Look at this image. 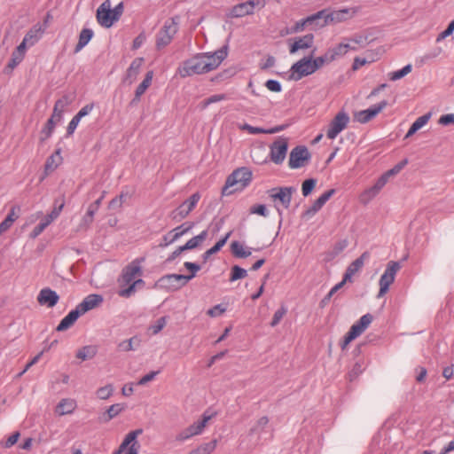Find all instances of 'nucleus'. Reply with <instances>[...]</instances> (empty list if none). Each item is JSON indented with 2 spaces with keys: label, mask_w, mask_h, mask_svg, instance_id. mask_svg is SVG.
<instances>
[{
  "label": "nucleus",
  "mask_w": 454,
  "mask_h": 454,
  "mask_svg": "<svg viewBox=\"0 0 454 454\" xmlns=\"http://www.w3.org/2000/svg\"><path fill=\"white\" fill-rule=\"evenodd\" d=\"M207 237V231H201L199 235L189 239L184 246L183 249L192 250L198 247Z\"/></svg>",
  "instance_id": "38"
},
{
  "label": "nucleus",
  "mask_w": 454,
  "mask_h": 454,
  "mask_svg": "<svg viewBox=\"0 0 454 454\" xmlns=\"http://www.w3.org/2000/svg\"><path fill=\"white\" fill-rule=\"evenodd\" d=\"M387 106V100H382L377 105H374L368 109L361 110L355 114V120L360 123H366L373 119Z\"/></svg>",
  "instance_id": "16"
},
{
  "label": "nucleus",
  "mask_w": 454,
  "mask_h": 454,
  "mask_svg": "<svg viewBox=\"0 0 454 454\" xmlns=\"http://www.w3.org/2000/svg\"><path fill=\"white\" fill-rule=\"evenodd\" d=\"M96 17L98 24L104 27L109 28L114 25L115 20L111 12L110 0H106L99 5L97 10Z\"/></svg>",
  "instance_id": "15"
},
{
  "label": "nucleus",
  "mask_w": 454,
  "mask_h": 454,
  "mask_svg": "<svg viewBox=\"0 0 454 454\" xmlns=\"http://www.w3.org/2000/svg\"><path fill=\"white\" fill-rule=\"evenodd\" d=\"M232 254L238 258H247L252 254L251 248H246L239 241H233L231 245Z\"/></svg>",
  "instance_id": "33"
},
{
  "label": "nucleus",
  "mask_w": 454,
  "mask_h": 454,
  "mask_svg": "<svg viewBox=\"0 0 454 454\" xmlns=\"http://www.w3.org/2000/svg\"><path fill=\"white\" fill-rule=\"evenodd\" d=\"M310 153L304 145L295 146L290 153L288 166L292 169L300 168L310 160Z\"/></svg>",
  "instance_id": "10"
},
{
  "label": "nucleus",
  "mask_w": 454,
  "mask_h": 454,
  "mask_svg": "<svg viewBox=\"0 0 454 454\" xmlns=\"http://www.w3.org/2000/svg\"><path fill=\"white\" fill-rule=\"evenodd\" d=\"M179 18L177 16L165 21L156 36V47L161 49L168 45L178 31Z\"/></svg>",
  "instance_id": "4"
},
{
  "label": "nucleus",
  "mask_w": 454,
  "mask_h": 454,
  "mask_svg": "<svg viewBox=\"0 0 454 454\" xmlns=\"http://www.w3.org/2000/svg\"><path fill=\"white\" fill-rule=\"evenodd\" d=\"M315 51H313L309 56L303 57L297 62H295L290 68V79L293 81H299L301 78L310 75L315 73L312 58Z\"/></svg>",
  "instance_id": "5"
},
{
  "label": "nucleus",
  "mask_w": 454,
  "mask_h": 454,
  "mask_svg": "<svg viewBox=\"0 0 454 454\" xmlns=\"http://www.w3.org/2000/svg\"><path fill=\"white\" fill-rule=\"evenodd\" d=\"M63 207H64V202L60 203V205L58 207L55 206L54 208L51 211V213L48 214L43 219L49 224H51L54 220H56L59 216Z\"/></svg>",
  "instance_id": "48"
},
{
  "label": "nucleus",
  "mask_w": 454,
  "mask_h": 454,
  "mask_svg": "<svg viewBox=\"0 0 454 454\" xmlns=\"http://www.w3.org/2000/svg\"><path fill=\"white\" fill-rule=\"evenodd\" d=\"M200 200V194L199 192L193 193L170 213V217L176 222L184 219L195 208Z\"/></svg>",
  "instance_id": "8"
},
{
  "label": "nucleus",
  "mask_w": 454,
  "mask_h": 454,
  "mask_svg": "<svg viewBox=\"0 0 454 454\" xmlns=\"http://www.w3.org/2000/svg\"><path fill=\"white\" fill-rule=\"evenodd\" d=\"M144 258L135 259L129 264H128L121 272L119 282L121 284L128 285L131 283L137 277L142 275L141 262Z\"/></svg>",
  "instance_id": "14"
},
{
  "label": "nucleus",
  "mask_w": 454,
  "mask_h": 454,
  "mask_svg": "<svg viewBox=\"0 0 454 454\" xmlns=\"http://www.w3.org/2000/svg\"><path fill=\"white\" fill-rule=\"evenodd\" d=\"M93 35L94 33L92 29L83 28L79 35V40L77 44L75 45L74 52L77 53L80 51H82L91 40Z\"/></svg>",
  "instance_id": "32"
},
{
  "label": "nucleus",
  "mask_w": 454,
  "mask_h": 454,
  "mask_svg": "<svg viewBox=\"0 0 454 454\" xmlns=\"http://www.w3.org/2000/svg\"><path fill=\"white\" fill-rule=\"evenodd\" d=\"M80 316H82V314L75 307L74 309H72L65 317L62 318L56 330L59 332L67 330L75 323Z\"/></svg>",
  "instance_id": "27"
},
{
  "label": "nucleus",
  "mask_w": 454,
  "mask_h": 454,
  "mask_svg": "<svg viewBox=\"0 0 454 454\" xmlns=\"http://www.w3.org/2000/svg\"><path fill=\"white\" fill-rule=\"evenodd\" d=\"M189 281L186 275L183 274H167L161 277L158 283L161 288L176 291L184 286Z\"/></svg>",
  "instance_id": "12"
},
{
  "label": "nucleus",
  "mask_w": 454,
  "mask_h": 454,
  "mask_svg": "<svg viewBox=\"0 0 454 454\" xmlns=\"http://www.w3.org/2000/svg\"><path fill=\"white\" fill-rule=\"evenodd\" d=\"M59 300V294L49 287L43 288L37 295L38 303L48 308L54 307Z\"/></svg>",
  "instance_id": "18"
},
{
  "label": "nucleus",
  "mask_w": 454,
  "mask_h": 454,
  "mask_svg": "<svg viewBox=\"0 0 454 454\" xmlns=\"http://www.w3.org/2000/svg\"><path fill=\"white\" fill-rule=\"evenodd\" d=\"M98 352L97 347L92 345L84 346L78 349L76 352V357L82 361L93 358Z\"/></svg>",
  "instance_id": "37"
},
{
  "label": "nucleus",
  "mask_w": 454,
  "mask_h": 454,
  "mask_svg": "<svg viewBox=\"0 0 454 454\" xmlns=\"http://www.w3.org/2000/svg\"><path fill=\"white\" fill-rule=\"evenodd\" d=\"M240 129L247 130L249 134L256 135V134H266V129L259 127H254L247 123L240 126Z\"/></svg>",
  "instance_id": "56"
},
{
  "label": "nucleus",
  "mask_w": 454,
  "mask_h": 454,
  "mask_svg": "<svg viewBox=\"0 0 454 454\" xmlns=\"http://www.w3.org/2000/svg\"><path fill=\"white\" fill-rule=\"evenodd\" d=\"M252 180V172L247 168H240L233 171L228 177L223 192L231 194L237 191H242Z\"/></svg>",
  "instance_id": "2"
},
{
  "label": "nucleus",
  "mask_w": 454,
  "mask_h": 454,
  "mask_svg": "<svg viewBox=\"0 0 454 454\" xmlns=\"http://www.w3.org/2000/svg\"><path fill=\"white\" fill-rule=\"evenodd\" d=\"M226 306L223 304H217L207 311V314L211 317H217L223 315L226 311Z\"/></svg>",
  "instance_id": "52"
},
{
  "label": "nucleus",
  "mask_w": 454,
  "mask_h": 454,
  "mask_svg": "<svg viewBox=\"0 0 454 454\" xmlns=\"http://www.w3.org/2000/svg\"><path fill=\"white\" fill-rule=\"evenodd\" d=\"M349 50H356V48L352 47L349 43H341L328 49L326 51L332 61H333L336 59L344 56Z\"/></svg>",
  "instance_id": "29"
},
{
  "label": "nucleus",
  "mask_w": 454,
  "mask_h": 454,
  "mask_svg": "<svg viewBox=\"0 0 454 454\" xmlns=\"http://www.w3.org/2000/svg\"><path fill=\"white\" fill-rule=\"evenodd\" d=\"M255 1L249 0L234 5L231 11V15L235 18L244 17L254 13Z\"/></svg>",
  "instance_id": "22"
},
{
  "label": "nucleus",
  "mask_w": 454,
  "mask_h": 454,
  "mask_svg": "<svg viewBox=\"0 0 454 454\" xmlns=\"http://www.w3.org/2000/svg\"><path fill=\"white\" fill-rule=\"evenodd\" d=\"M380 192L379 189H376V186L373 185L364 192V193L361 195V200L364 203H367L369 200H371L372 198H374L378 193Z\"/></svg>",
  "instance_id": "49"
},
{
  "label": "nucleus",
  "mask_w": 454,
  "mask_h": 454,
  "mask_svg": "<svg viewBox=\"0 0 454 454\" xmlns=\"http://www.w3.org/2000/svg\"><path fill=\"white\" fill-rule=\"evenodd\" d=\"M114 392V387L111 384L101 387L97 390V396L101 400L108 399Z\"/></svg>",
  "instance_id": "45"
},
{
  "label": "nucleus",
  "mask_w": 454,
  "mask_h": 454,
  "mask_svg": "<svg viewBox=\"0 0 454 454\" xmlns=\"http://www.w3.org/2000/svg\"><path fill=\"white\" fill-rule=\"evenodd\" d=\"M104 299L100 294H89L87 295L82 302H80L76 308L80 311L82 315L85 314L89 310H91L98 306H99L103 302Z\"/></svg>",
  "instance_id": "19"
},
{
  "label": "nucleus",
  "mask_w": 454,
  "mask_h": 454,
  "mask_svg": "<svg viewBox=\"0 0 454 454\" xmlns=\"http://www.w3.org/2000/svg\"><path fill=\"white\" fill-rule=\"evenodd\" d=\"M227 55V46L215 52L199 53L183 63L179 74L182 77H187L208 73L216 69Z\"/></svg>",
  "instance_id": "1"
},
{
  "label": "nucleus",
  "mask_w": 454,
  "mask_h": 454,
  "mask_svg": "<svg viewBox=\"0 0 454 454\" xmlns=\"http://www.w3.org/2000/svg\"><path fill=\"white\" fill-rule=\"evenodd\" d=\"M316 184H317V180L314 178H309V179L305 180L302 183V186H301L302 195L304 197L309 196L311 193V192L313 191V189L315 188Z\"/></svg>",
  "instance_id": "47"
},
{
  "label": "nucleus",
  "mask_w": 454,
  "mask_h": 454,
  "mask_svg": "<svg viewBox=\"0 0 454 454\" xmlns=\"http://www.w3.org/2000/svg\"><path fill=\"white\" fill-rule=\"evenodd\" d=\"M124 409H125V405L122 403H115V404L111 405L106 411V413H107L106 420H110V419H114L119 413H121Z\"/></svg>",
  "instance_id": "46"
},
{
  "label": "nucleus",
  "mask_w": 454,
  "mask_h": 454,
  "mask_svg": "<svg viewBox=\"0 0 454 454\" xmlns=\"http://www.w3.org/2000/svg\"><path fill=\"white\" fill-rule=\"evenodd\" d=\"M370 257L368 252L363 253L358 258L352 262L344 273V282H352L353 276L360 271L364 264V261Z\"/></svg>",
  "instance_id": "17"
},
{
  "label": "nucleus",
  "mask_w": 454,
  "mask_h": 454,
  "mask_svg": "<svg viewBox=\"0 0 454 454\" xmlns=\"http://www.w3.org/2000/svg\"><path fill=\"white\" fill-rule=\"evenodd\" d=\"M438 123L442 126L454 124V114H443L439 118Z\"/></svg>",
  "instance_id": "64"
},
{
  "label": "nucleus",
  "mask_w": 454,
  "mask_h": 454,
  "mask_svg": "<svg viewBox=\"0 0 454 454\" xmlns=\"http://www.w3.org/2000/svg\"><path fill=\"white\" fill-rule=\"evenodd\" d=\"M45 31L41 24L37 23L34 25L25 35L24 40L28 43V47L35 45L42 37Z\"/></svg>",
  "instance_id": "25"
},
{
  "label": "nucleus",
  "mask_w": 454,
  "mask_h": 454,
  "mask_svg": "<svg viewBox=\"0 0 454 454\" xmlns=\"http://www.w3.org/2000/svg\"><path fill=\"white\" fill-rule=\"evenodd\" d=\"M286 312V308L285 306H281L277 311H275L270 325L272 327L276 326L281 321Z\"/></svg>",
  "instance_id": "55"
},
{
  "label": "nucleus",
  "mask_w": 454,
  "mask_h": 454,
  "mask_svg": "<svg viewBox=\"0 0 454 454\" xmlns=\"http://www.w3.org/2000/svg\"><path fill=\"white\" fill-rule=\"evenodd\" d=\"M217 441L212 440L209 442L200 445L196 450H193L196 454H210L216 447Z\"/></svg>",
  "instance_id": "43"
},
{
  "label": "nucleus",
  "mask_w": 454,
  "mask_h": 454,
  "mask_svg": "<svg viewBox=\"0 0 454 454\" xmlns=\"http://www.w3.org/2000/svg\"><path fill=\"white\" fill-rule=\"evenodd\" d=\"M265 87L272 92H280L282 90L281 83L277 80H268L265 82Z\"/></svg>",
  "instance_id": "60"
},
{
  "label": "nucleus",
  "mask_w": 454,
  "mask_h": 454,
  "mask_svg": "<svg viewBox=\"0 0 454 454\" xmlns=\"http://www.w3.org/2000/svg\"><path fill=\"white\" fill-rule=\"evenodd\" d=\"M407 163H408V160L404 159L403 160L397 163L394 168L387 170L386 173L387 174V176L389 177L392 176H395V175L398 174L407 165Z\"/></svg>",
  "instance_id": "61"
},
{
  "label": "nucleus",
  "mask_w": 454,
  "mask_h": 454,
  "mask_svg": "<svg viewBox=\"0 0 454 454\" xmlns=\"http://www.w3.org/2000/svg\"><path fill=\"white\" fill-rule=\"evenodd\" d=\"M141 343V340L137 336H133L128 340H124L118 344V348L121 351L136 350Z\"/></svg>",
  "instance_id": "34"
},
{
  "label": "nucleus",
  "mask_w": 454,
  "mask_h": 454,
  "mask_svg": "<svg viewBox=\"0 0 454 454\" xmlns=\"http://www.w3.org/2000/svg\"><path fill=\"white\" fill-rule=\"evenodd\" d=\"M349 122V116L345 112H339L329 123L326 137L329 139H334L343 129H345Z\"/></svg>",
  "instance_id": "9"
},
{
  "label": "nucleus",
  "mask_w": 454,
  "mask_h": 454,
  "mask_svg": "<svg viewBox=\"0 0 454 454\" xmlns=\"http://www.w3.org/2000/svg\"><path fill=\"white\" fill-rule=\"evenodd\" d=\"M214 413H209L206 411L201 417V419L195 421L193 424L181 431L176 436V440L178 442H184L194 435L200 434L208 421L214 417Z\"/></svg>",
  "instance_id": "6"
},
{
  "label": "nucleus",
  "mask_w": 454,
  "mask_h": 454,
  "mask_svg": "<svg viewBox=\"0 0 454 454\" xmlns=\"http://www.w3.org/2000/svg\"><path fill=\"white\" fill-rule=\"evenodd\" d=\"M314 43V35L307 34L303 36H298L294 39L293 43L290 44L289 52L294 54L301 50L311 48Z\"/></svg>",
  "instance_id": "20"
},
{
  "label": "nucleus",
  "mask_w": 454,
  "mask_h": 454,
  "mask_svg": "<svg viewBox=\"0 0 454 454\" xmlns=\"http://www.w3.org/2000/svg\"><path fill=\"white\" fill-rule=\"evenodd\" d=\"M75 407L76 403L74 400L69 398L62 399L56 408V412L60 416L70 414Z\"/></svg>",
  "instance_id": "31"
},
{
  "label": "nucleus",
  "mask_w": 454,
  "mask_h": 454,
  "mask_svg": "<svg viewBox=\"0 0 454 454\" xmlns=\"http://www.w3.org/2000/svg\"><path fill=\"white\" fill-rule=\"evenodd\" d=\"M195 223H184L177 227H176L171 232H174V234L171 236V239H169V242H175L179 238H181L183 235L188 233L193 227Z\"/></svg>",
  "instance_id": "35"
},
{
  "label": "nucleus",
  "mask_w": 454,
  "mask_h": 454,
  "mask_svg": "<svg viewBox=\"0 0 454 454\" xmlns=\"http://www.w3.org/2000/svg\"><path fill=\"white\" fill-rule=\"evenodd\" d=\"M62 160L61 148H58L55 153L46 160L44 165L45 173L48 174L54 171L62 163Z\"/></svg>",
  "instance_id": "28"
},
{
  "label": "nucleus",
  "mask_w": 454,
  "mask_h": 454,
  "mask_svg": "<svg viewBox=\"0 0 454 454\" xmlns=\"http://www.w3.org/2000/svg\"><path fill=\"white\" fill-rule=\"evenodd\" d=\"M184 266L191 271L190 275H186L188 281L192 280L196 276V273L200 270V266L195 262H185Z\"/></svg>",
  "instance_id": "51"
},
{
  "label": "nucleus",
  "mask_w": 454,
  "mask_h": 454,
  "mask_svg": "<svg viewBox=\"0 0 454 454\" xmlns=\"http://www.w3.org/2000/svg\"><path fill=\"white\" fill-rule=\"evenodd\" d=\"M411 69H412V66L411 64H408V65L404 66L400 70H396V71L391 72L388 74L389 75V79L391 81H397V80L404 77L408 74H410L411 72Z\"/></svg>",
  "instance_id": "41"
},
{
  "label": "nucleus",
  "mask_w": 454,
  "mask_h": 454,
  "mask_svg": "<svg viewBox=\"0 0 454 454\" xmlns=\"http://www.w3.org/2000/svg\"><path fill=\"white\" fill-rule=\"evenodd\" d=\"M247 276V271L245 269H243L238 265H234L231 268L230 281L234 282L238 279L244 278Z\"/></svg>",
  "instance_id": "44"
},
{
  "label": "nucleus",
  "mask_w": 454,
  "mask_h": 454,
  "mask_svg": "<svg viewBox=\"0 0 454 454\" xmlns=\"http://www.w3.org/2000/svg\"><path fill=\"white\" fill-rule=\"evenodd\" d=\"M333 62L327 51L325 52L322 56L317 57L315 59L312 58V65L315 72L321 68L324 65L329 64Z\"/></svg>",
  "instance_id": "42"
},
{
  "label": "nucleus",
  "mask_w": 454,
  "mask_h": 454,
  "mask_svg": "<svg viewBox=\"0 0 454 454\" xmlns=\"http://www.w3.org/2000/svg\"><path fill=\"white\" fill-rule=\"evenodd\" d=\"M143 63H144L143 58H136L131 62L130 66L127 69L126 75L124 77L125 82H128L129 84H132L136 81V79L141 70Z\"/></svg>",
  "instance_id": "23"
},
{
  "label": "nucleus",
  "mask_w": 454,
  "mask_h": 454,
  "mask_svg": "<svg viewBox=\"0 0 454 454\" xmlns=\"http://www.w3.org/2000/svg\"><path fill=\"white\" fill-rule=\"evenodd\" d=\"M400 269L401 264L398 262L390 261L387 263V268L379 281V297L384 295L388 291L390 285L395 281V275Z\"/></svg>",
  "instance_id": "7"
},
{
  "label": "nucleus",
  "mask_w": 454,
  "mask_h": 454,
  "mask_svg": "<svg viewBox=\"0 0 454 454\" xmlns=\"http://www.w3.org/2000/svg\"><path fill=\"white\" fill-rule=\"evenodd\" d=\"M93 223V220L86 216L85 215L81 219L80 223L76 227V231H86L90 229L91 223Z\"/></svg>",
  "instance_id": "57"
},
{
  "label": "nucleus",
  "mask_w": 454,
  "mask_h": 454,
  "mask_svg": "<svg viewBox=\"0 0 454 454\" xmlns=\"http://www.w3.org/2000/svg\"><path fill=\"white\" fill-rule=\"evenodd\" d=\"M142 429H137L134 431L129 432L119 446L118 450L114 452V454H121L128 446L131 443L132 441H134L139 434H142Z\"/></svg>",
  "instance_id": "36"
},
{
  "label": "nucleus",
  "mask_w": 454,
  "mask_h": 454,
  "mask_svg": "<svg viewBox=\"0 0 454 454\" xmlns=\"http://www.w3.org/2000/svg\"><path fill=\"white\" fill-rule=\"evenodd\" d=\"M70 104H71V98H69V96H67V95L63 96L62 98H60L59 99H58L55 102V105H54L55 112L57 110L63 112L64 109Z\"/></svg>",
  "instance_id": "54"
},
{
  "label": "nucleus",
  "mask_w": 454,
  "mask_h": 454,
  "mask_svg": "<svg viewBox=\"0 0 454 454\" xmlns=\"http://www.w3.org/2000/svg\"><path fill=\"white\" fill-rule=\"evenodd\" d=\"M276 64V59L273 56L269 55L265 60H262L259 64V67L262 70H267Z\"/></svg>",
  "instance_id": "62"
},
{
  "label": "nucleus",
  "mask_w": 454,
  "mask_h": 454,
  "mask_svg": "<svg viewBox=\"0 0 454 454\" xmlns=\"http://www.w3.org/2000/svg\"><path fill=\"white\" fill-rule=\"evenodd\" d=\"M334 193V189H331L324 192L315 200L313 205L306 211V215H313L316 213H317Z\"/></svg>",
  "instance_id": "26"
},
{
  "label": "nucleus",
  "mask_w": 454,
  "mask_h": 454,
  "mask_svg": "<svg viewBox=\"0 0 454 454\" xmlns=\"http://www.w3.org/2000/svg\"><path fill=\"white\" fill-rule=\"evenodd\" d=\"M270 156L272 162L281 164L286 156L288 149L287 138L280 137L275 140L270 145Z\"/></svg>",
  "instance_id": "11"
},
{
  "label": "nucleus",
  "mask_w": 454,
  "mask_h": 454,
  "mask_svg": "<svg viewBox=\"0 0 454 454\" xmlns=\"http://www.w3.org/2000/svg\"><path fill=\"white\" fill-rule=\"evenodd\" d=\"M319 20L318 16H317V13L304 19L297 21L294 27L292 28V32L297 33L300 31H302L307 25H310L316 20Z\"/></svg>",
  "instance_id": "39"
},
{
  "label": "nucleus",
  "mask_w": 454,
  "mask_h": 454,
  "mask_svg": "<svg viewBox=\"0 0 454 454\" xmlns=\"http://www.w3.org/2000/svg\"><path fill=\"white\" fill-rule=\"evenodd\" d=\"M348 246V241L347 239H341L335 243L333 247V255H338L341 253Z\"/></svg>",
  "instance_id": "58"
},
{
  "label": "nucleus",
  "mask_w": 454,
  "mask_h": 454,
  "mask_svg": "<svg viewBox=\"0 0 454 454\" xmlns=\"http://www.w3.org/2000/svg\"><path fill=\"white\" fill-rule=\"evenodd\" d=\"M430 117V114H426L419 117L411 125L414 127V129H417L419 130L428 122Z\"/></svg>",
  "instance_id": "59"
},
{
  "label": "nucleus",
  "mask_w": 454,
  "mask_h": 454,
  "mask_svg": "<svg viewBox=\"0 0 454 454\" xmlns=\"http://www.w3.org/2000/svg\"><path fill=\"white\" fill-rule=\"evenodd\" d=\"M372 316L369 313L362 316L358 321H356L349 329L348 332V334H350V337L357 338L360 336L366 328L371 325L372 322Z\"/></svg>",
  "instance_id": "21"
},
{
  "label": "nucleus",
  "mask_w": 454,
  "mask_h": 454,
  "mask_svg": "<svg viewBox=\"0 0 454 454\" xmlns=\"http://www.w3.org/2000/svg\"><path fill=\"white\" fill-rule=\"evenodd\" d=\"M250 214H255L262 215L263 217H267L269 215V211L265 205L263 204H257L254 205L249 209Z\"/></svg>",
  "instance_id": "50"
},
{
  "label": "nucleus",
  "mask_w": 454,
  "mask_h": 454,
  "mask_svg": "<svg viewBox=\"0 0 454 454\" xmlns=\"http://www.w3.org/2000/svg\"><path fill=\"white\" fill-rule=\"evenodd\" d=\"M166 325V317H160L153 325H152L149 330L153 334H158Z\"/></svg>",
  "instance_id": "53"
},
{
  "label": "nucleus",
  "mask_w": 454,
  "mask_h": 454,
  "mask_svg": "<svg viewBox=\"0 0 454 454\" xmlns=\"http://www.w3.org/2000/svg\"><path fill=\"white\" fill-rule=\"evenodd\" d=\"M357 12V8H343L340 10L324 9L317 12L319 20L324 19L320 27H324L330 23H340L348 19L353 18Z\"/></svg>",
  "instance_id": "3"
},
{
  "label": "nucleus",
  "mask_w": 454,
  "mask_h": 454,
  "mask_svg": "<svg viewBox=\"0 0 454 454\" xmlns=\"http://www.w3.org/2000/svg\"><path fill=\"white\" fill-rule=\"evenodd\" d=\"M295 191L294 187L285 186L272 188L268 192L273 201L278 200L285 208H288L291 205L292 195Z\"/></svg>",
  "instance_id": "13"
},
{
  "label": "nucleus",
  "mask_w": 454,
  "mask_h": 454,
  "mask_svg": "<svg viewBox=\"0 0 454 454\" xmlns=\"http://www.w3.org/2000/svg\"><path fill=\"white\" fill-rule=\"evenodd\" d=\"M55 121H52V120H48L45 126L43 128L42 131H41V137H40V141L43 143L44 141H46L47 139H49L54 129H55Z\"/></svg>",
  "instance_id": "40"
},
{
  "label": "nucleus",
  "mask_w": 454,
  "mask_h": 454,
  "mask_svg": "<svg viewBox=\"0 0 454 454\" xmlns=\"http://www.w3.org/2000/svg\"><path fill=\"white\" fill-rule=\"evenodd\" d=\"M269 423V419L266 416L260 418L250 429V435H256L257 440L262 438V435L266 433V427Z\"/></svg>",
  "instance_id": "30"
},
{
  "label": "nucleus",
  "mask_w": 454,
  "mask_h": 454,
  "mask_svg": "<svg viewBox=\"0 0 454 454\" xmlns=\"http://www.w3.org/2000/svg\"><path fill=\"white\" fill-rule=\"evenodd\" d=\"M454 31V20L448 25L447 28L440 33L436 38V42H440L450 36Z\"/></svg>",
  "instance_id": "63"
},
{
  "label": "nucleus",
  "mask_w": 454,
  "mask_h": 454,
  "mask_svg": "<svg viewBox=\"0 0 454 454\" xmlns=\"http://www.w3.org/2000/svg\"><path fill=\"white\" fill-rule=\"evenodd\" d=\"M153 78V71L150 70L146 73L145 77L142 81V82L137 87L135 90V96L131 100L130 104L135 105L140 101L141 96L146 91V90L152 84V81Z\"/></svg>",
  "instance_id": "24"
}]
</instances>
